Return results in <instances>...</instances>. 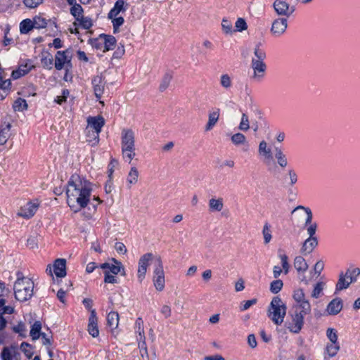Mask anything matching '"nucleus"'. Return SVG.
<instances>
[{
  "mask_svg": "<svg viewBox=\"0 0 360 360\" xmlns=\"http://www.w3.org/2000/svg\"><path fill=\"white\" fill-rule=\"evenodd\" d=\"M293 298L295 300V302L297 303L306 300L305 294H304L303 290L300 289V288L295 290L294 291Z\"/></svg>",
  "mask_w": 360,
  "mask_h": 360,
  "instance_id": "obj_54",
  "label": "nucleus"
},
{
  "mask_svg": "<svg viewBox=\"0 0 360 360\" xmlns=\"http://www.w3.org/2000/svg\"><path fill=\"white\" fill-rule=\"evenodd\" d=\"M125 50L123 45H120L117 47L116 51L113 53L114 58H120L124 54Z\"/></svg>",
  "mask_w": 360,
  "mask_h": 360,
  "instance_id": "obj_62",
  "label": "nucleus"
},
{
  "mask_svg": "<svg viewBox=\"0 0 360 360\" xmlns=\"http://www.w3.org/2000/svg\"><path fill=\"white\" fill-rule=\"evenodd\" d=\"M274 11L278 15L285 16L288 18L294 12L293 7H290V4L285 0H275L273 4Z\"/></svg>",
  "mask_w": 360,
  "mask_h": 360,
  "instance_id": "obj_10",
  "label": "nucleus"
},
{
  "mask_svg": "<svg viewBox=\"0 0 360 360\" xmlns=\"http://www.w3.org/2000/svg\"><path fill=\"white\" fill-rule=\"evenodd\" d=\"M221 27L226 34H231L233 32L232 23L226 18H223L221 20Z\"/></svg>",
  "mask_w": 360,
  "mask_h": 360,
  "instance_id": "obj_51",
  "label": "nucleus"
},
{
  "mask_svg": "<svg viewBox=\"0 0 360 360\" xmlns=\"http://www.w3.org/2000/svg\"><path fill=\"white\" fill-rule=\"evenodd\" d=\"M291 214L294 215L297 221L303 219L304 215H307V218L304 223V226L308 227L310 225H317L316 223L312 222V212L309 207H304L302 205L297 206L292 212Z\"/></svg>",
  "mask_w": 360,
  "mask_h": 360,
  "instance_id": "obj_8",
  "label": "nucleus"
},
{
  "mask_svg": "<svg viewBox=\"0 0 360 360\" xmlns=\"http://www.w3.org/2000/svg\"><path fill=\"white\" fill-rule=\"evenodd\" d=\"M323 267H324V264H323V261H321V260L318 261L315 264L314 267L315 274H316L318 276H319L321 272L323 271Z\"/></svg>",
  "mask_w": 360,
  "mask_h": 360,
  "instance_id": "obj_64",
  "label": "nucleus"
},
{
  "mask_svg": "<svg viewBox=\"0 0 360 360\" xmlns=\"http://www.w3.org/2000/svg\"><path fill=\"white\" fill-rule=\"evenodd\" d=\"M39 207V204L28 202L22 207L18 215L23 218L29 219L34 216Z\"/></svg>",
  "mask_w": 360,
  "mask_h": 360,
  "instance_id": "obj_17",
  "label": "nucleus"
},
{
  "mask_svg": "<svg viewBox=\"0 0 360 360\" xmlns=\"http://www.w3.org/2000/svg\"><path fill=\"white\" fill-rule=\"evenodd\" d=\"M139 347L140 349L141 356L143 358L146 357L148 359L149 355L148 353L146 341H143V342H139Z\"/></svg>",
  "mask_w": 360,
  "mask_h": 360,
  "instance_id": "obj_56",
  "label": "nucleus"
},
{
  "mask_svg": "<svg viewBox=\"0 0 360 360\" xmlns=\"http://www.w3.org/2000/svg\"><path fill=\"white\" fill-rule=\"evenodd\" d=\"M219 117V109L209 114L208 122L205 126V131L211 130L216 124Z\"/></svg>",
  "mask_w": 360,
  "mask_h": 360,
  "instance_id": "obj_28",
  "label": "nucleus"
},
{
  "mask_svg": "<svg viewBox=\"0 0 360 360\" xmlns=\"http://www.w3.org/2000/svg\"><path fill=\"white\" fill-rule=\"evenodd\" d=\"M146 271H147V269L139 265L137 276H138V279L140 283H141L143 281L146 274Z\"/></svg>",
  "mask_w": 360,
  "mask_h": 360,
  "instance_id": "obj_59",
  "label": "nucleus"
},
{
  "mask_svg": "<svg viewBox=\"0 0 360 360\" xmlns=\"http://www.w3.org/2000/svg\"><path fill=\"white\" fill-rule=\"evenodd\" d=\"M70 13L75 17L76 21L79 20L83 15V8L79 4H75L70 9Z\"/></svg>",
  "mask_w": 360,
  "mask_h": 360,
  "instance_id": "obj_39",
  "label": "nucleus"
},
{
  "mask_svg": "<svg viewBox=\"0 0 360 360\" xmlns=\"http://www.w3.org/2000/svg\"><path fill=\"white\" fill-rule=\"evenodd\" d=\"M17 276L13 285L15 298L18 301L25 302L33 295L34 283L30 278L23 276L21 272L18 271Z\"/></svg>",
  "mask_w": 360,
  "mask_h": 360,
  "instance_id": "obj_2",
  "label": "nucleus"
},
{
  "mask_svg": "<svg viewBox=\"0 0 360 360\" xmlns=\"http://www.w3.org/2000/svg\"><path fill=\"white\" fill-rule=\"evenodd\" d=\"M89 43L91 45L92 47H94L96 49H103L102 34H100L98 38L90 39L89 40Z\"/></svg>",
  "mask_w": 360,
  "mask_h": 360,
  "instance_id": "obj_46",
  "label": "nucleus"
},
{
  "mask_svg": "<svg viewBox=\"0 0 360 360\" xmlns=\"http://www.w3.org/2000/svg\"><path fill=\"white\" fill-rule=\"evenodd\" d=\"M53 62V58L52 56L49 53H47L46 56H44L41 58V63L43 66L47 67L49 69L52 68V65Z\"/></svg>",
  "mask_w": 360,
  "mask_h": 360,
  "instance_id": "obj_52",
  "label": "nucleus"
},
{
  "mask_svg": "<svg viewBox=\"0 0 360 360\" xmlns=\"http://www.w3.org/2000/svg\"><path fill=\"white\" fill-rule=\"evenodd\" d=\"M304 315L298 312H295V314L292 316V322L288 324L286 323L287 328L290 332L298 333L301 330L304 324Z\"/></svg>",
  "mask_w": 360,
  "mask_h": 360,
  "instance_id": "obj_13",
  "label": "nucleus"
},
{
  "mask_svg": "<svg viewBox=\"0 0 360 360\" xmlns=\"http://www.w3.org/2000/svg\"><path fill=\"white\" fill-rule=\"evenodd\" d=\"M262 234L264 237V244H268L270 243L272 236L270 229V225L266 223L263 226Z\"/></svg>",
  "mask_w": 360,
  "mask_h": 360,
  "instance_id": "obj_42",
  "label": "nucleus"
},
{
  "mask_svg": "<svg viewBox=\"0 0 360 360\" xmlns=\"http://www.w3.org/2000/svg\"><path fill=\"white\" fill-rule=\"evenodd\" d=\"M276 158L278 160V164L282 167H285L287 166L288 162L285 155L283 154L282 150L278 148H276Z\"/></svg>",
  "mask_w": 360,
  "mask_h": 360,
  "instance_id": "obj_37",
  "label": "nucleus"
},
{
  "mask_svg": "<svg viewBox=\"0 0 360 360\" xmlns=\"http://www.w3.org/2000/svg\"><path fill=\"white\" fill-rule=\"evenodd\" d=\"M323 286H324V283L323 282H319L316 284V285L314 286V290L311 292V297L313 298H319L321 294H322V291H323Z\"/></svg>",
  "mask_w": 360,
  "mask_h": 360,
  "instance_id": "obj_47",
  "label": "nucleus"
},
{
  "mask_svg": "<svg viewBox=\"0 0 360 360\" xmlns=\"http://www.w3.org/2000/svg\"><path fill=\"white\" fill-rule=\"evenodd\" d=\"M231 140L233 144L238 146L246 142V137L241 133H236L231 136Z\"/></svg>",
  "mask_w": 360,
  "mask_h": 360,
  "instance_id": "obj_43",
  "label": "nucleus"
},
{
  "mask_svg": "<svg viewBox=\"0 0 360 360\" xmlns=\"http://www.w3.org/2000/svg\"><path fill=\"white\" fill-rule=\"evenodd\" d=\"M236 27L237 28L238 31L242 32L248 29V25L243 18H239L236 22Z\"/></svg>",
  "mask_w": 360,
  "mask_h": 360,
  "instance_id": "obj_55",
  "label": "nucleus"
},
{
  "mask_svg": "<svg viewBox=\"0 0 360 360\" xmlns=\"http://www.w3.org/2000/svg\"><path fill=\"white\" fill-rule=\"evenodd\" d=\"M11 128V123H4L0 125V146L4 145L9 136H10V130Z\"/></svg>",
  "mask_w": 360,
  "mask_h": 360,
  "instance_id": "obj_21",
  "label": "nucleus"
},
{
  "mask_svg": "<svg viewBox=\"0 0 360 360\" xmlns=\"http://www.w3.org/2000/svg\"><path fill=\"white\" fill-rule=\"evenodd\" d=\"M326 335L330 343L339 344L338 341V335L336 330L332 328H328L326 330Z\"/></svg>",
  "mask_w": 360,
  "mask_h": 360,
  "instance_id": "obj_41",
  "label": "nucleus"
},
{
  "mask_svg": "<svg viewBox=\"0 0 360 360\" xmlns=\"http://www.w3.org/2000/svg\"><path fill=\"white\" fill-rule=\"evenodd\" d=\"M259 153L260 155L264 156L263 162L267 167H270L271 165L275 166L271 150L267 146V143L265 141H262L259 143Z\"/></svg>",
  "mask_w": 360,
  "mask_h": 360,
  "instance_id": "obj_12",
  "label": "nucleus"
},
{
  "mask_svg": "<svg viewBox=\"0 0 360 360\" xmlns=\"http://www.w3.org/2000/svg\"><path fill=\"white\" fill-rule=\"evenodd\" d=\"M34 66L26 63L19 66L18 69L12 72V77L14 79H17L20 77L27 74Z\"/></svg>",
  "mask_w": 360,
  "mask_h": 360,
  "instance_id": "obj_26",
  "label": "nucleus"
},
{
  "mask_svg": "<svg viewBox=\"0 0 360 360\" xmlns=\"http://www.w3.org/2000/svg\"><path fill=\"white\" fill-rule=\"evenodd\" d=\"M27 103L25 99L21 98H18L15 101L13 108L15 111H22L27 108Z\"/></svg>",
  "mask_w": 360,
  "mask_h": 360,
  "instance_id": "obj_38",
  "label": "nucleus"
},
{
  "mask_svg": "<svg viewBox=\"0 0 360 360\" xmlns=\"http://www.w3.org/2000/svg\"><path fill=\"white\" fill-rule=\"evenodd\" d=\"M104 282L107 283H116L117 280L114 276L110 275L109 271H105Z\"/></svg>",
  "mask_w": 360,
  "mask_h": 360,
  "instance_id": "obj_60",
  "label": "nucleus"
},
{
  "mask_svg": "<svg viewBox=\"0 0 360 360\" xmlns=\"http://www.w3.org/2000/svg\"><path fill=\"white\" fill-rule=\"evenodd\" d=\"M121 149L123 159L131 162L136 155L135 135L131 129H124L121 134Z\"/></svg>",
  "mask_w": 360,
  "mask_h": 360,
  "instance_id": "obj_3",
  "label": "nucleus"
},
{
  "mask_svg": "<svg viewBox=\"0 0 360 360\" xmlns=\"http://www.w3.org/2000/svg\"><path fill=\"white\" fill-rule=\"evenodd\" d=\"M299 307L301 309V311L299 312L300 314L306 316L311 312V304L308 300H304L298 302Z\"/></svg>",
  "mask_w": 360,
  "mask_h": 360,
  "instance_id": "obj_36",
  "label": "nucleus"
},
{
  "mask_svg": "<svg viewBox=\"0 0 360 360\" xmlns=\"http://www.w3.org/2000/svg\"><path fill=\"white\" fill-rule=\"evenodd\" d=\"M340 349V344L328 343L325 349V354L328 358L336 356Z\"/></svg>",
  "mask_w": 360,
  "mask_h": 360,
  "instance_id": "obj_29",
  "label": "nucleus"
},
{
  "mask_svg": "<svg viewBox=\"0 0 360 360\" xmlns=\"http://www.w3.org/2000/svg\"><path fill=\"white\" fill-rule=\"evenodd\" d=\"M34 27L37 29L44 28L46 26V21L44 18L37 16L33 19Z\"/></svg>",
  "mask_w": 360,
  "mask_h": 360,
  "instance_id": "obj_50",
  "label": "nucleus"
},
{
  "mask_svg": "<svg viewBox=\"0 0 360 360\" xmlns=\"http://www.w3.org/2000/svg\"><path fill=\"white\" fill-rule=\"evenodd\" d=\"M349 286L347 276L345 273L341 272L339 274V278L335 285V292L342 291L348 288Z\"/></svg>",
  "mask_w": 360,
  "mask_h": 360,
  "instance_id": "obj_25",
  "label": "nucleus"
},
{
  "mask_svg": "<svg viewBox=\"0 0 360 360\" xmlns=\"http://www.w3.org/2000/svg\"><path fill=\"white\" fill-rule=\"evenodd\" d=\"M157 266L154 270L153 283L155 288L158 291H162L165 288V272L163 270L162 262L160 257L156 259Z\"/></svg>",
  "mask_w": 360,
  "mask_h": 360,
  "instance_id": "obj_7",
  "label": "nucleus"
},
{
  "mask_svg": "<svg viewBox=\"0 0 360 360\" xmlns=\"http://www.w3.org/2000/svg\"><path fill=\"white\" fill-rule=\"evenodd\" d=\"M2 360H11L12 355L11 350L8 347H4L1 352Z\"/></svg>",
  "mask_w": 360,
  "mask_h": 360,
  "instance_id": "obj_63",
  "label": "nucleus"
},
{
  "mask_svg": "<svg viewBox=\"0 0 360 360\" xmlns=\"http://www.w3.org/2000/svg\"><path fill=\"white\" fill-rule=\"evenodd\" d=\"M99 134L95 130L86 128V141L90 143L92 146L97 145L99 142Z\"/></svg>",
  "mask_w": 360,
  "mask_h": 360,
  "instance_id": "obj_27",
  "label": "nucleus"
},
{
  "mask_svg": "<svg viewBox=\"0 0 360 360\" xmlns=\"http://www.w3.org/2000/svg\"><path fill=\"white\" fill-rule=\"evenodd\" d=\"M88 125L86 127L89 130L92 129L100 133L102 127L105 124V120L102 116L89 117L87 119Z\"/></svg>",
  "mask_w": 360,
  "mask_h": 360,
  "instance_id": "obj_15",
  "label": "nucleus"
},
{
  "mask_svg": "<svg viewBox=\"0 0 360 360\" xmlns=\"http://www.w3.org/2000/svg\"><path fill=\"white\" fill-rule=\"evenodd\" d=\"M293 264L300 274H304L308 269V264L302 256L295 257Z\"/></svg>",
  "mask_w": 360,
  "mask_h": 360,
  "instance_id": "obj_24",
  "label": "nucleus"
},
{
  "mask_svg": "<svg viewBox=\"0 0 360 360\" xmlns=\"http://www.w3.org/2000/svg\"><path fill=\"white\" fill-rule=\"evenodd\" d=\"M112 20L114 33H116L118 32L119 27L123 25L124 20L122 17H114Z\"/></svg>",
  "mask_w": 360,
  "mask_h": 360,
  "instance_id": "obj_53",
  "label": "nucleus"
},
{
  "mask_svg": "<svg viewBox=\"0 0 360 360\" xmlns=\"http://www.w3.org/2000/svg\"><path fill=\"white\" fill-rule=\"evenodd\" d=\"M209 210L213 212H221L224 208V200L222 198H211L208 202Z\"/></svg>",
  "mask_w": 360,
  "mask_h": 360,
  "instance_id": "obj_20",
  "label": "nucleus"
},
{
  "mask_svg": "<svg viewBox=\"0 0 360 360\" xmlns=\"http://www.w3.org/2000/svg\"><path fill=\"white\" fill-rule=\"evenodd\" d=\"M112 261L115 262V264H110V266L108 271L110 273H112L115 275H117L121 270L122 267V264L120 262H118L115 259H112Z\"/></svg>",
  "mask_w": 360,
  "mask_h": 360,
  "instance_id": "obj_48",
  "label": "nucleus"
},
{
  "mask_svg": "<svg viewBox=\"0 0 360 360\" xmlns=\"http://www.w3.org/2000/svg\"><path fill=\"white\" fill-rule=\"evenodd\" d=\"M55 275L58 278H63L66 276V259H56L53 265Z\"/></svg>",
  "mask_w": 360,
  "mask_h": 360,
  "instance_id": "obj_19",
  "label": "nucleus"
},
{
  "mask_svg": "<svg viewBox=\"0 0 360 360\" xmlns=\"http://www.w3.org/2000/svg\"><path fill=\"white\" fill-rule=\"evenodd\" d=\"M107 321L108 326L113 328H116L119 323V314L116 311H111L108 314Z\"/></svg>",
  "mask_w": 360,
  "mask_h": 360,
  "instance_id": "obj_31",
  "label": "nucleus"
},
{
  "mask_svg": "<svg viewBox=\"0 0 360 360\" xmlns=\"http://www.w3.org/2000/svg\"><path fill=\"white\" fill-rule=\"evenodd\" d=\"M88 331L94 338L99 335V330L97 325V316L95 309L91 310V315L89 319Z\"/></svg>",
  "mask_w": 360,
  "mask_h": 360,
  "instance_id": "obj_18",
  "label": "nucleus"
},
{
  "mask_svg": "<svg viewBox=\"0 0 360 360\" xmlns=\"http://www.w3.org/2000/svg\"><path fill=\"white\" fill-rule=\"evenodd\" d=\"M283 285V283L281 280H275L270 284V290L272 293L276 294L281 291Z\"/></svg>",
  "mask_w": 360,
  "mask_h": 360,
  "instance_id": "obj_45",
  "label": "nucleus"
},
{
  "mask_svg": "<svg viewBox=\"0 0 360 360\" xmlns=\"http://www.w3.org/2000/svg\"><path fill=\"white\" fill-rule=\"evenodd\" d=\"M42 3V0H24V4L29 8H35Z\"/></svg>",
  "mask_w": 360,
  "mask_h": 360,
  "instance_id": "obj_61",
  "label": "nucleus"
},
{
  "mask_svg": "<svg viewBox=\"0 0 360 360\" xmlns=\"http://www.w3.org/2000/svg\"><path fill=\"white\" fill-rule=\"evenodd\" d=\"M94 93L97 98H101L105 89L104 77L101 75H96L91 81Z\"/></svg>",
  "mask_w": 360,
  "mask_h": 360,
  "instance_id": "obj_14",
  "label": "nucleus"
},
{
  "mask_svg": "<svg viewBox=\"0 0 360 360\" xmlns=\"http://www.w3.org/2000/svg\"><path fill=\"white\" fill-rule=\"evenodd\" d=\"M91 191V183L78 174H73L68 183L66 194L69 207L74 212L87 207L88 210L83 212L86 219H91L96 210V205L90 202Z\"/></svg>",
  "mask_w": 360,
  "mask_h": 360,
  "instance_id": "obj_1",
  "label": "nucleus"
},
{
  "mask_svg": "<svg viewBox=\"0 0 360 360\" xmlns=\"http://www.w3.org/2000/svg\"><path fill=\"white\" fill-rule=\"evenodd\" d=\"M139 172L136 167H132L128 174L127 176V183L129 185H134L136 184L138 182V178H139Z\"/></svg>",
  "mask_w": 360,
  "mask_h": 360,
  "instance_id": "obj_30",
  "label": "nucleus"
},
{
  "mask_svg": "<svg viewBox=\"0 0 360 360\" xmlns=\"http://www.w3.org/2000/svg\"><path fill=\"white\" fill-rule=\"evenodd\" d=\"M41 329V323L40 321H37L34 323L30 330V336L32 337L33 340H36L39 339L40 337V333Z\"/></svg>",
  "mask_w": 360,
  "mask_h": 360,
  "instance_id": "obj_34",
  "label": "nucleus"
},
{
  "mask_svg": "<svg viewBox=\"0 0 360 360\" xmlns=\"http://www.w3.org/2000/svg\"><path fill=\"white\" fill-rule=\"evenodd\" d=\"M172 77L173 76L172 72H168L164 75L159 86V89L160 91L162 92L169 87V84L172 79Z\"/></svg>",
  "mask_w": 360,
  "mask_h": 360,
  "instance_id": "obj_32",
  "label": "nucleus"
},
{
  "mask_svg": "<svg viewBox=\"0 0 360 360\" xmlns=\"http://www.w3.org/2000/svg\"><path fill=\"white\" fill-rule=\"evenodd\" d=\"M343 303L342 299L336 297L328 303L326 311L328 315L335 316L341 311Z\"/></svg>",
  "mask_w": 360,
  "mask_h": 360,
  "instance_id": "obj_16",
  "label": "nucleus"
},
{
  "mask_svg": "<svg viewBox=\"0 0 360 360\" xmlns=\"http://www.w3.org/2000/svg\"><path fill=\"white\" fill-rule=\"evenodd\" d=\"M34 27L33 21L30 19H25L20 24V30L22 34H27Z\"/></svg>",
  "mask_w": 360,
  "mask_h": 360,
  "instance_id": "obj_35",
  "label": "nucleus"
},
{
  "mask_svg": "<svg viewBox=\"0 0 360 360\" xmlns=\"http://www.w3.org/2000/svg\"><path fill=\"white\" fill-rule=\"evenodd\" d=\"M124 4L125 2L124 0H117L114 7L109 12L108 18L112 19L114 17H117L120 13L125 11L126 8Z\"/></svg>",
  "mask_w": 360,
  "mask_h": 360,
  "instance_id": "obj_22",
  "label": "nucleus"
},
{
  "mask_svg": "<svg viewBox=\"0 0 360 360\" xmlns=\"http://www.w3.org/2000/svg\"><path fill=\"white\" fill-rule=\"evenodd\" d=\"M316 229L317 225H310V226L307 228L309 238H307L302 243V246L300 249V252L302 255H306L310 254L318 245V239L316 236H315Z\"/></svg>",
  "mask_w": 360,
  "mask_h": 360,
  "instance_id": "obj_6",
  "label": "nucleus"
},
{
  "mask_svg": "<svg viewBox=\"0 0 360 360\" xmlns=\"http://www.w3.org/2000/svg\"><path fill=\"white\" fill-rule=\"evenodd\" d=\"M286 309V306L281 299L274 297L268 309V316L276 325L279 326L283 322Z\"/></svg>",
  "mask_w": 360,
  "mask_h": 360,
  "instance_id": "obj_5",
  "label": "nucleus"
},
{
  "mask_svg": "<svg viewBox=\"0 0 360 360\" xmlns=\"http://www.w3.org/2000/svg\"><path fill=\"white\" fill-rule=\"evenodd\" d=\"M102 38L103 43V52L112 50L115 48L117 41L115 37L102 34Z\"/></svg>",
  "mask_w": 360,
  "mask_h": 360,
  "instance_id": "obj_23",
  "label": "nucleus"
},
{
  "mask_svg": "<svg viewBox=\"0 0 360 360\" xmlns=\"http://www.w3.org/2000/svg\"><path fill=\"white\" fill-rule=\"evenodd\" d=\"M280 258L282 262V267L284 270V273L287 274L290 268V265L288 262V257L285 255H282L280 256Z\"/></svg>",
  "mask_w": 360,
  "mask_h": 360,
  "instance_id": "obj_57",
  "label": "nucleus"
},
{
  "mask_svg": "<svg viewBox=\"0 0 360 360\" xmlns=\"http://www.w3.org/2000/svg\"><path fill=\"white\" fill-rule=\"evenodd\" d=\"M238 128L241 131H248L250 129L248 117L245 113L242 115L241 121Z\"/></svg>",
  "mask_w": 360,
  "mask_h": 360,
  "instance_id": "obj_49",
  "label": "nucleus"
},
{
  "mask_svg": "<svg viewBox=\"0 0 360 360\" xmlns=\"http://www.w3.org/2000/svg\"><path fill=\"white\" fill-rule=\"evenodd\" d=\"M30 345L27 342H22L20 345L21 350L25 353V354L28 357L30 358L33 353L32 351H30L28 347H30Z\"/></svg>",
  "mask_w": 360,
  "mask_h": 360,
  "instance_id": "obj_58",
  "label": "nucleus"
},
{
  "mask_svg": "<svg viewBox=\"0 0 360 360\" xmlns=\"http://www.w3.org/2000/svg\"><path fill=\"white\" fill-rule=\"evenodd\" d=\"M254 54L255 57L251 61V68L253 70L252 78L259 81L264 77L266 70V65L264 62L266 53L257 46L255 49Z\"/></svg>",
  "mask_w": 360,
  "mask_h": 360,
  "instance_id": "obj_4",
  "label": "nucleus"
},
{
  "mask_svg": "<svg viewBox=\"0 0 360 360\" xmlns=\"http://www.w3.org/2000/svg\"><path fill=\"white\" fill-rule=\"evenodd\" d=\"M68 50L57 51L55 56V68L58 70H60L65 68L67 71L72 68L71 56L68 55Z\"/></svg>",
  "mask_w": 360,
  "mask_h": 360,
  "instance_id": "obj_9",
  "label": "nucleus"
},
{
  "mask_svg": "<svg viewBox=\"0 0 360 360\" xmlns=\"http://www.w3.org/2000/svg\"><path fill=\"white\" fill-rule=\"evenodd\" d=\"M153 255L152 253H146L139 259V265L147 269L149 265V262L153 259Z\"/></svg>",
  "mask_w": 360,
  "mask_h": 360,
  "instance_id": "obj_40",
  "label": "nucleus"
},
{
  "mask_svg": "<svg viewBox=\"0 0 360 360\" xmlns=\"http://www.w3.org/2000/svg\"><path fill=\"white\" fill-rule=\"evenodd\" d=\"M287 27V18H278L273 21L270 31L273 36L280 37L285 32Z\"/></svg>",
  "mask_w": 360,
  "mask_h": 360,
  "instance_id": "obj_11",
  "label": "nucleus"
},
{
  "mask_svg": "<svg viewBox=\"0 0 360 360\" xmlns=\"http://www.w3.org/2000/svg\"><path fill=\"white\" fill-rule=\"evenodd\" d=\"M220 84L226 89H230L232 86V81L228 74H224L221 75Z\"/></svg>",
  "mask_w": 360,
  "mask_h": 360,
  "instance_id": "obj_44",
  "label": "nucleus"
},
{
  "mask_svg": "<svg viewBox=\"0 0 360 360\" xmlns=\"http://www.w3.org/2000/svg\"><path fill=\"white\" fill-rule=\"evenodd\" d=\"M74 25L75 26L79 25L82 28L89 30L93 26V22L90 18L82 15L79 20L74 22Z\"/></svg>",
  "mask_w": 360,
  "mask_h": 360,
  "instance_id": "obj_33",
  "label": "nucleus"
}]
</instances>
